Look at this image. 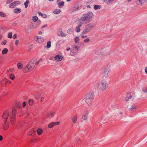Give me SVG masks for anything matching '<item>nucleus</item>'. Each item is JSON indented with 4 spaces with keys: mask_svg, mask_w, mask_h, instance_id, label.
Listing matches in <instances>:
<instances>
[{
    "mask_svg": "<svg viewBox=\"0 0 147 147\" xmlns=\"http://www.w3.org/2000/svg\"><path fill=\"white\" fill-rule=\"evenodd\" d=\"M17 109L16 107L13 108L12 109L11 114L10 113L9 115L8 111H5L3 113L2 117L3 122L2 123V125L3 129H6L9 127V123L7 122V120L8 117L12 125H14L15 124L16 111Z\"/></svg>",
    "mask_w": 147,
    "mask_h": 147,
    "instance_id": "f257e3e1",
    "label": "nucleus"
},
{
    "mask_svg": "<svg viewBox=\"0 0 147 147\" xmlns=\"http://www.w3.org/2000/svg\"><path fill=\"white\" fill-rule=\"evenodd\" d=\"M94 16L93 14L91 11H89L87 13H84L80 18L81 21L85 22L87 23L90 22L92 21V18Z\"/></svg>",
    "mask_w": 147,
    "mask_h": 147,
    "instance_id": "f03ea898",
    "label": "nucleus"
},
{
    "mask_svg": "<svg viewBox=\"0 0 147 147\" xmlns=\"http://www.w3.org/2000/svg\"><path fill=\"white\" fill-rule=\"evenodd\" d=\"M35 60H32L23 69V71L24 73H27L32 70L35 66Z\"/></svg>",
    "mask_w": 147,
    "mask_h": 147,
    "instance_id": "7ed1b4c3",
    "label": "nucleus"
},
{
    "mask_svg": "<svg viewBox=\"0 0 147 147\" xmlns=\"http://www.w3.org/2000/svg\"><path fill=\"white\" fill-rule=\"evenodd\" d=\"M96 86L100 90L104 91L107 89L108 87V85L106 81H101L96 84Z\"/></svg>",
    "mask_w": 147,
    "mask_h": 147,
    "instance_id": "20e7f679",
    "label": "nucleus"
},
{
    "mask_svg": "<svg viewBox=\"0 0 147 147\" xmlns=\"http://www.w3.org/2000/svg\"><path fill=\"white\" fill-rule=\"evenodd\" d=\"M94 26V24L93 23H91L86 25L84 28L82 34H85L89 32L93 29Z\"/></svg>",
    "mask_w": 147,
    "mask_h": 147,
    "instance_id": "39448f33",
    "label": "nucleus"
},
{
    "mask_svg": "<svg viewBox=\"0 0 147 147\" xmlns=\"http://www.w3.org/2000/svg\"><path fill=\"white\" fill-rule=\"evenodd\" d=\"M94 94L93 92H90L86 96L85 101L89 106L91 105L92 101L94 98Z\"/></svg>",
    "mask_w": 147,
    "mask_h": 147,
    "instance_id": "423d86ee",
    "label": "nucleus"
},
{
    "mask_svg": "<svg viewBox=\"0 0 147 147\" xmlns=\"http://www.w3.org/2000/svg\"><path fill=\"white\" fill-rule=\"evenodd\" d=\"M72 49L70 52V54L71 55H76L79 49V47L75 45H74Z\"/></svg>",
    "mask_w": 147,
    "mask_h": 147,
    "instance_id": "0eeeda50",
    "label": "nucleus"
},
{
    "mask_svg": "<svg viewBox=\"0 0 147 147\" xmlns=\"http://www.w3.org/2000/svg\"><path fill=\"white\" fill-rule=\"evenodd\" d=\"M109 71L110 69L109 67H105L102 69L101 71L102 74L104 76L107 77Z\"/></svg>",
    "mask_w": 147,
    "mask_h": 147,
    "instance_id": "6e6552de",
    "label": "nucleus"
},
{
    "mask_svg": "<svg viewBox=\"0 0 147 147\" xmlns=\"http://www.w3.org/2000/svg\"><path fill=\"white\" fill-rule=\"evenodd\" d=\"M34 39L36 42L39 43H42L44 40V38L41 36H36Z\"/></svg>",
    "mask_w": 147,
    "mask_h": 147,
    "instance_id": "1a4fd4ad",
    "label": "nucleus"
},
{
    "mask_svg": "<svg viewBox=\"0 0 147 147\" xmlns=\"http://www.w3.org/2000/svg\"><path fill=\"white\" fill-rule=\"evenodd\" d=\"M60 123L59 121L52 122L49 124L48 125V127L50 128H52L55 125H58Z\"/></svg>",
    "mask_w": 147,
    "mask_h": 147,
    "instance_id": "9d476101",
    "label": "nucleus"
},
{
    "mask_svg": "<svg viewBox=\"0 0 147 147\" xmlns=\"http://www.w3.org/2000/svg\"><path fill=\"white\" fill-rule=\"evenodd\" d=\"M88 111H86L85 112V114L83 115L82 117V119L84 120H87L88 118Z\"/></svg>",
    "mask_w": 147,
    "mask_h": 147,
    "instance_id": "9b49d317",
    "label": "nucleus"
},
{
    "mask_svg": "<svg viewBox=\"0 0 147 147\" xmlns=\"http://www.w3.org/2000/svg\"><path fill=\"white\" fill-rule=\"evenodd\" d=\"M63 57L59 55H57L55 57V60L57 61H61L63 59Z\"/></svg>",
    "mask_w": 147,
    "mask_h": 147,
    "instance_id": "f8f14e48",
    "label": "nucleus"
},
{
    "mask_svg": "<svg viewBox=\"0 0 147 147\" xmlns=\"http://www.w3.org/2000/svg\"><path fill=\"white\" fill-rule=\"evenodd\" d=\"M83 24L82 22H81L80 23V24L76 27V31L77 32H79L80 31V27L82 26V24Z\"/></svg>",
    "mask_w": 147,
    "mask_h": 147,
    "instance_id": "ddd939ff",
    "label": "nucleus"
},
{
    "mask_svg": "<svg viewBox=\"0 0 147 147\" xmlns=\"http://www.w3.org/2000/svg\"><path fill=\"white\" fill-rule=\"evenodd\" d=\"M72 121L74 123H75L77 121V116L74 115L71 118Z\"/></svg>",
    "mask_w": 147,
    "mask_h": 147,
    "instance_id": "4468645a",
    "label": "nucleus"
},
{
    "mask_svg": "<svg viewBox=\"0 0 147 147\" xmlns=\"http://www.w3.org/2000/svg\"><path fill=\"white\" fill-rule=\"evenodd\" d=\"M115 0H103L104 2L107 4L112 3Z\"/></svg>",
    "mask_w": 147,
    "mask_h": 147,
    "instance_id": "2eb2a0df",
    "label": "nucleus"
},
{
    "mask_svg": "<svg viewBox=\"0 0 147 147\" xmlns=\"http://www.w3.org/2000/svg\"><path fill=\"white\" fill-rule=\"evenodd\" d=\"M132 98V96L131 95V94L130 93H128L125 98V100L126 101H128L129 100V98Z\"/></svg>",
    "mask_w": 147,
    "mask_h": 147,
    "instance_id": "dca6fc26",
    "label": "nucleus"
},
{
    "mask_svg": "<svg viewBox=\"0 0 147 147\" xmlns=\"http://www.w3.org/2000/svg\"><path fill=\"white\" fill-rule=\"evenodd\" d=\"M145 0H138L136 3L139 5H142L145 2Z\"/></svg>",
    "mask_w": 147,
    "mask_h": 147,
    "instance_id": "f3484780",
    "label": "nucleus"
},
{
    "mask_svg": "<svg viewBox=\"0 0 147 147\" xmlns=\"http://www.w3.org/2000/svg\"><path fill=\"white\" fill-rule=\"evenodd\" d=\"M21 9L20 8H16L14 10V12L16 13H20L21 11Z\"/></svg>",
    "mask_w": 147,
    "mask_h": 147,
    "instance_id": "a211bd4d",
    "label": "nucleus"
},
{
    "mask_svg": "<svg viewBox=\"0 0 147 147\" xmlns=\"http://www.w3.org/2000/svg\"><path fill=\"white\" fill-rule=\"evenodd\" d=\"M137 109V107L135 105H132L131 108H129V110L130 111H134Z\"/></svg>",
    "mask_w": 147,
    "mask_h": 147,
    "instance_id": "6ab92c4d",
    "label": "nucleus"
},
{
    "mask_svg": "<svg viewBox=\"0 0 147 147\" xmlns=\"http://www.w3.org/2000/svg\"><path fill=\"white\" fill-rule=\"evenodd\" d=\"M55 114V112H50L49 113H48L47 115V116L49 118H51L53 117Z\"/></svg>",
    "mask_w": 147,
    "mask_h": 147,
    "instance_id": "aec40b11",
    "label": "nucleus"
},
{
    "mask_svg": "<svg viewBox=\"0 0 147 147\" xmlns=\"http://www.w3.org/2000/svg\"><path fill=\"white\" fill-rule=\"evenodd\" d=\"M43 132V130L41 128H39L37 130V133L38 135H40L42 134Z\"/></svg>",
    "mask_w": 147,
    "mask_h": 147,
    "instance_id": "412c9836",
    "label": "nucleus"
},
{
    "mask_svg": "<svg viewBox=\"0 0 147 147\" xmlns=\"http://www.w3.org/2000/svg\"><path fill=\"white\" fill-rule=\"evenodd\" d=\"M58 35L61 36H65L66 35L63 31H61L58 32Z\"/></svg>",
    "mask_w": 147,
    "mask_h": 147,
    "instance_id": "4be33fe9",
    "label": "nucleus"
},
{
    "mask_svg": "<svg viewBox=\"0 0 147 147\" xmlns=\"http://www.w3.org/2000/svg\"><path fill=\"white\" fill-rule=\"evenodd\" d=\"M5 28L2 26H0V32L2 33L5 32Z\"/></svg>",
    "mask_w": 147,
    "mask_h": 147,
    "instance_id": "5701e85b",
    "label": "nucleus"
},
{
    "mask_svg": "<svg viewBox=\"0 0 147 147\" xmlns=\"http://www.w3.org/2000/svg\"><path fill=\"white\" fill-rule=\"evenodd\" d=\"M61 12V10L60 9H57L54 10L53 13L55 14H57Z\"/></svg>",
    "mask_w": 147,
    "mask_h": 147,
    "instance_id": "b1692460",
    "label": "nucleus"
},
{
    "mask_svg": "<svg viewBox=\"0 0 147 147\" xmlns=\"http://www.w3.org/2000/svg\"><path fill=\"white\" fill-rule=\"evenodd\" d=\"M15 2H13L11 3L9 5V7L11 8H14L15 6Z\"/></svg>",
    "mask_w": 147,
    "mask_h": 147,
    "instance_id": "393cba45",
    "label": "nucleus"
},
{
    "mask_svg": "<svg viewBox=\"0 0 147 147\" xmlns=\"http://www.w3.org/2000/svg\"><path fill=\"white\" fill-rule=\"evenodd\" d=\"M64 3L63 1H62L61 2L59 3H58V6L59 8L63 6L64 5Z\"/></svg>",
    "mask_w": 147,
    "mask_h": 147,
    "instance_id": "a878e982",
    "label": "nucleus"
},
{
    "mask_svg": "<svg viewBox=\"0 0 147 147\" xmlns=\"http://www.w3.org/2000/svg\"><path fill=\"white\" fill-rule=\"evenodd\" d=\"M79 9V7L78 6H76L74 7L71 10L72 12H74L75 11H76Z\"/></svg>",
    "mask_w": 147,
    "mask_h": 147,
    "instance_id": "bb28decb",
    "label": "nucleus"
},
{
    "mask_svg": "<svg viewBox=\"0 0 147 147\" xmlns=\"http://www.w3.org/2000/svg\"><path fill=\"white\" fill-rule=\"evenodd\" d=\"M8 51V50L7 48H4L2 51V53L3 54H6Z\"/></svg>",
    "mask_w": 147,
    "mask_h": 147,
    "instance_id": "cd10ccee",
    "label": "nucleus"
},
{
    "mask_svg": "<svg viewBox=\"0 0 147 147\" xmlns=\"http://www.w3.org/2000/svg\"><path fill=\"white\" fill-rule=\"evenodd\" d=\"M18 67V69H20L23 67L22 65L20 63H18L17 64Z\"/></svg>",
    "mask_w": 147,
    "mask_h": 147,
    "instance_id": "c85d7f7f",
    "label": "nucleus"
},
{
    "mask_svg": "<svg viewBox=\"0 0 147 147\" xmlns=\"http://www.w3.org/2000/svg\"><path fill=\"white\" fill-rule=\"evenodd\" d=\"M51 42L49 41L47 42V47L48 48H49L51 47Z\"/></svg>",
    "mask_w": 147,
    "mask_h": 147,
    "instance_id": "c756f323",
    "label": "nucleus"
},
{
    "mask_svg": "<svg viewBox=\"0 0 147 147\" xmlns=\"http://www.w3.org/2000/svg\"><path fill=\"white\" fill-rule=\"evenodd\" d=\"M95 53L97 55H102V53H101L100 50V49L96 50Z\"/></svg>",
    "mask_w": 147,
    "mask_h": 147,
    "instance_id": "7c9ffc66",
    "label": "nucleus"
},
{
    "mask_svg": "<svg viewBox=\"0 0 147 147\" xmlns=\"http://www.w3.org/2000/svg\"><path fill=\"white\" fill-rule=\"evenodd\" d=\"M29 2V0H27L24 3V5L25 6V8H26L27 7Z\"/></svg>",
    "mask_w": 147,
    "mask_h": 147,
    "instance_id": "2f4dec72",
    "label": "nucleus"
},
{
    "mask_svg": "<svg viewBox=\"0 0 147 147\" xmlns=\"http://www.w3.org/2000/svg\"><path fill=\"white\" fill-rule=\"evenodd\" d=\"M100 6L97 5H95L94 6V9L95 10H97L98 9H100Z\"/></svg>",
    "mask_w": 147,
    "mask_h": 147,
    "instance_id": "473e14b6",
    "label": "nucleus"
},
{
    "mask_svg": "<svg viewBox=\"0 0 147 147\" xmlns=\"http://www.w3.org/2000/svg\"><path fill=\"white\" fill-rule=\"evenodd\" d=\"M34 29V26H30V28L28 29V31H29L30 32L33 30Z\"/></svg>",
    "mask_w": 147,
    "mask_h": 147,
    "instance_id": "72a5a7b5",
    "label": "nucleus"
},
{
    "mask_svg": "<svg viewBox=\"0 0 147 147\" xmlns=\"http://www.w3.org/2000/svg\"><path fill=\"white\" fill-rule=\"evenodd\" d=\"M10 78L11 80H13L15 78V76L13 74H11L10 75Z\"/></svg>",
    "mask_w": 147,
    "mask_h": 147,
    "instance_id": "f704fd0d",
    "label": "nucleus"
},
{
    "mask_svg": "<svg viewBox=\"0 0 147 147\" xmlns=\"http://www.w3.org/2000/svg\"><path fill=\"white\" fill-rule=\"evenodd\" d=\"M38 18L36 16H34L33 17L32 20L34 22H36L38 20Z\"/></svg>",
    "mask_w": 147,
    "mask_h": 147,
    "instance_id": "c9c22d12",
    "label": "nucleus"
},
{
    "mask_svg": "<svg viewBox=\"0 0 147 147\" xmlns=\"http://www.w3.org/2000/svg\"><path fill=\"white\" fill-rule=\"evenodd\" d=\"M29 104L30 105L32 106L33 104V100H32L30 99L29 101Z\"/></svg>",
    "mask_w": 147,
    "mask_h": 147,
    "instance_id": "e433bc0d",
    "label": "nucleus"
},
{
    "mask_svg": "<svg viewBox=\"0 0 147 147\" xmlns=\"http://www.w3.org/2000/svg\"><path fill=\"white\" fill-rule=\"evenodd\" d=\"M79 40V39L78 37H76L75 38V43H77L78 42Z\"/></svg>",
    "mask_w": 147,
    "mask_h": 147,
    "instance_id": "4c0bfd02",
    "label": "nucleus"
},
{
    "mask_svg": "<svg viewBox=\"0 0 147 147\" xmlns=\"http://www.w3.org/2000/svg\"><path fill=\"white\" fill-rule=\"evenodd\" d=\"M142 91L145 93H147V89L145 87H144L142 88Z\"/></svg>",
    "mask_w": 147,
    "mask_h": 147,
    "instance_id": "58836bf2",
    "label": "nucleus"
},
{
    "mask_svg": "<svg viewBox=\"0 0 147 147\" xmlns=\"http://www.w3.org/2000/svg\"><path fill=\"white\" fill-rule=\"evenodd\" d=\"M12 33L11 32L9 33L7 35L8 37L9 38H11L12 37Z\"/></svg>",
    "mask_w": 147,
    "mask_h": 147,
    "instance_id": "ea45409f",
    "label": "nucleus"
},
{
    "mask_svg": "<svg viewBox=\"0 0 147 147\" xmlns=\"http://www.w3.org/2000/svg\"><path fill=\"white\" fill-rule=\"evenodd\" d=\"M90 39L89 38H87L85 39L84 40V42L85 43H87L88 42L90 41Z\"/></svg>",
    "mask_w": 147,
    "mask_h": 147,
    "instance_id": "a19ab883",
    "label": "nucleus"
},
{
    "mask_svg": "<svg viewBox=\"0 0 147 147\" xmlns=\"http://www.w3.org/2000/svg\"><path fill=\"white\" fill-rule=\"evenodd\" d=\"M0 16L2 17H5L6 15L3 12H0Z\"/></svg>",
    "mask_w": 147,
    "mask_h": 147,
    "instance_id": "79ce46f5",
    "label": "nucleus"
},
{
    "mask_svg": "<svg viewBox=\"0 0 147 147\" xmlns=\"http://www.w3.org/2000/svg\"><path fill=\"white\" fill-rule=\"evenodd\" d=\"M39 26V24L38 23H36L33 26L34 28V29H36V28L38 26Z\"/></svg>",
    "mask_w": 147,
    "mask_h": 147,
    "instance_id": "37998d69",
    "label": "nucleus"
},
{
    "mask_svg": "<svg viewBox=\"0 0 147 147\" xmlns=\"http://www.w3.org/2000/svg\"><path fill=\"white\" fill-rule=\"evenodd\" d=\"M35 60V62H34L35 65H37L39 63V61H37L36 59H34L33 60Z\"/></svg>",
    "mask_w": 147,
    "mask_h": 147,
    "instance_id": "c03bdc74",
    "label": "nucleus"
},
{
    "mask_svg": "<svg viewBox=\"0 0 147 147\" xmlns=\"http://www.w3.org/2000/svg\"><path fill=\"white\" fill-rule=\"evenodd\" d=\"M14 2H15V6H16L17 5H19L20 4V2L18 1H15Z\"/></svg>",
    "mask_w": 147,
    "mask_h": 147,
    "instance_id": "a18cd8bd",
    "label": "nucleus"
},
{
    "mask_svg": "<svg viewBox=\"0 0 147 147\" xmlns=\"http://www.w3.org/2000/svg\"><path fill=\"white\" fill-rule=\"evenodd\" d=\"M6 42L7 40H5L2 42L1 44L3 45H5L6 44Z\"/></svg>",
    "mask_w": 147,
    "mask_h": 147,
    "instance_id": "49530a36",
    "label": "nucleus"
},
{
    "mask_svg": "<svg viewBox=\"0 0 147 147\" xmlns=\"http://www.w3.org/2000/svg\"><path fill=\"white\" fill-rule=\"evenodd\" d=\"M44 18H46L47 17V16L45 14H43L42 16Z\"/></svg>",
    "mask_w": 147,
    "mask_h": 147,
    "instance_id": "de8ad7c7",
    "label": "nucleus"
},
{
    "mask_svg": "<svg viewBox=\"0 0 147 147\" xmlns=\"http://www.w3.org/2000/svg\"><path fill=\"white\" fill-rule=\"evenodd\" d=\"M26 105V103L25 102H24L23 103V107L24 108Z\"/></svg>",
    "mask_w": 147,
    "mask_h": 147,
    "instance_id": "09e8293b",
    "label": "nucleus"
},
{
    "mask_svg": "<svg viewBox=\"0 0 147 147\" xmlns=\"http://www.w3.org/2000/svg\"><path fill=\"white\" fill-rule=\"evenodd\" d=\"M17 37V35L16 34H15L13 36V38L14 39L16 38Z\"/></svg>",
    "mask_w": 147,
    "mask_h": 147,
    "instance_id": "8fccbe9b",
    "label": "nucleus"
},
{
    "mask_svg": "<svg viewBox=\"0 0 147 147\" xmlns=\"http://www.w3.org/2000/svg\"><path fill=\"white\" fill-rule=\"evenodd\" d=\"M7 83H9V84H11V81H7L5 82V84H6Z\"/></svg>",
    "mask_w": 147,
    "mask_h": 147,
    "instance_id": "3c124183",
    "label": "nucleus"
},
{
    "mask_svg": "<svg viewBox=\"0 0 147 147\" xmlns=\"http://www.w3.org/2000/svg\"><path fill=\"white\" fill-rule=\"evenodd\" d=\"M18 42H19V40H16L15 41V44L16 45H18Z\"/></svg>",
    "mask_w": 147,
    "mask_h": 147,
    "instance_id": "603ef678",
    "label": "nucleus"
},
{
    "mask_svg": "<svg viewBox=\"0 0 147 147\" xmlns=\"http://www.w3.org/2000/svg\"><path fill=\"white\" fill-rule=\"evenodd\" d=\"M38 14H39V15L40 16H42V15L43 14L40 12H38Z\"/></svg>",
    "mask_w": 147,
    "mask_h": 147,
    "instance_id": "864d4df0",
    "label": "nucleus"
},
{
    "mask_svg": "<svg viewBox=\"0 0 147 147\" xmlns=\"http://www.w3.org/2000/svg\"><path fill=\"white\" fill-rule=\"evenodd\" d=\"M87 37V36H86V35H85V36H82V37H81V38H86Z\"/></svg>",
    "mask_w": 147,
    "mask_h": 147,
    "instance_id": "5fc2aeb1",
    "label": "nucleus"
},
{
    "mask_svg": "<svg viewBox=\"0 0 147 147\" xmlns=\"http://www.w3.org/2000/svg\"><path fill=\"white\" fill-rule=\"evenodd\" d=\"M70 49V48L69 47H67V48L66 50L67 51H69V50Z\"/></svg>",
    "mask_w": 147,
    "mask_h": 147,
    "instance_id": "6e6d98bb",
    "label": "nucleus"
},
{
    "mask_svg": "<svg viewBox=\"0 0 147 147\" xmlns=\"http://www.w3.org/2000/svg\"><path fill=\"white\" fill-rule=\"evenodd\" d=\"M47 26V25H44L41 28H46Z\"/></svg>",
    "mask_w": 147,
    "mask_h": 147,
    "instance_id": "4d7b16f0",
    "label": "nucleus"
},
{
    "mask_svg": "<svg viewBox=\"0 0 147 147\" xmlns=\"http://www.w3.org/2000/svg\"><path fill=\"white\" fill-rule=\"evenodd\" d=\"M3 137L2 136H0V141H1L3 140Z\"/></svg>",
    "mask_w": 147,
    "mask_h": 147,
    "instance_id": "13d9d810",
    "label": "nucleus"
},
{
    "mask_svg": "<svg viewBox=\"0 0 147 147\" xmlns=\"http://www.w3.org/2000/svg\"><path fill=\"white\" fill-rule=\"evenodd\" d=\"M81 141V140L80 139H78L77 140V142L79 143Z\"/></svg>",
    "mask_w": 147,
    "mask_h": 147,
    "instance_id": "bf43d9fd",
    "label": "nucleus"
},
{
    "mask_svg": "<svg viewBox=\"0 0 147 147\" xmlns=\"http://www.w3.org/2000/svg\"><path fill=\"white\" fill-rule=\"evenodd\" d=\"M38 34L39 35H41L42 34V32L41 31H39L38 32Z\"/></svg>",
    "mask_w": 147,
    "mask_h": 147,
    "instance_id": "052dcab7",
    "label": "nucleus"
},
{
    "mask_svg": "<svg viewBox=\"0 0 147 147\" xmlns=\"http://www.w3.org/2000/svg\"><path fill=\"white\" fill-rule=\"evenodd\" d=\"M87 8H90V5H88V6H87Z\"/></svg>",
    "mask_w": 147,
    "mask_h": 147,
    "instance_id": "680f3d73",
    "label": "nucleus"
},
{
    "mask_svg": "<svg viewBox=\"0 0 147 147\" xmlns=\"http://www.w3.org/2000/svg\"><path fill=\"white\" fill-rule=\"evenodd\" d=\"M145 71L146 73H147V67L145 68Z\"/></svg>",
    "mask_w": 147,
    "mask_h": 147,
    "instance_id": "e2e57ef3",
    "label": "nucleus"
},
{
    "mask_svg": "<svg viewBox=\"0 0 147 147\" xmlns=\"http://www.w3.org/2000/svg\"><path fill=\"white\" fill-rule=\"evenodd\" d=\"M132 0H127V2H131V1H132Z\"/></svg>",
    "mask_w": 147,
    "mask_h": 147,
    "instance_id": "0e129e2a",
    "label": "nucleus"
},
{
    "mask_svg": "<svg viewBox=\"0 0 147 147\" xmlns=\"http://www.w3.org/2000/svg\"><path fill=\"white\" fill-rule=\"evenodd\" d=\"M44 99V98L43 97L41 98V101H42Z\"/></svg>",
    "mask_w": 147,
    "mask_h": 147,
    "instance_id": "69168bd1",
    "label": "nucleus"
},
{
    "mask_svg": "<svg viewBox=\"0 0 147 147\" xmlns=\"http://www.w3.org/2000/svg\"><path fill=\"white\" fill-rule=\"evenodd\" d=\"M2 38V36L1 35H0V40L1 38Z\"/></svg>",
    "mask_w": 147,
    "mask_h": 147,
    "instance_id": "338daca9",
    "label": "nucleus"
},
{
    "mask_svg": "<svg viewBox=\"0 0 147 147\" xmlns=\"http://www.w3.org/2000/svg\"><path fill=\"white\" fill-rule=\"evenodd\" d=\"M6 3H7V4H8V3H9V1H6Z\"/></svg>",
    "mask_w": 147,
    "mask_h": 147,
    "instance_id": "774afa93",
    "label": "nucleus"
}]
</instances>
